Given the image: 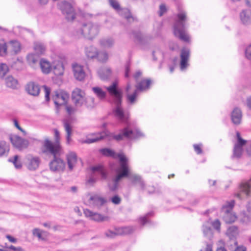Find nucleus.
<instances>
[{"instance_id": "obj_49", "label": "nucleus", "mask_w": 251, "mask_h": 251, "mask_svg": "<svg viewBox=\"0 0 251 251\" xmlns=\"http://www.w3.org/2000/svg\"><path fill=\"white\" fill-rule=\"evenodd\" d=\"M8 67L5 64H0V77H3L8 71Z\"/></svg>"}, {"instance_id": "obj_19", "label": "nucleus", "mask_w": 251, "mask_h": 251, "mask_svg": "<svg viewBox=\"0 0 251 251\" xmlns=\"http://www.w3.org/2000/svg\"><path fill=\"white\" fill-rule=\"evenodd\" d=\"M83 213L86 217L95 221L101 222L108 219L107 217L104 216L97 212H94L88 209H84Z\"/></svg>"}, {"instance_id": "obj_35", "label": "nucleus", "mask_w": 251, "mask_h": 251, "mask_svg": "<svg viewBox=\"0 0 251 251\" xmlns=\"http://www.w3.org/2000/svg\"><path fill=\"white\" fill-rule=\"evenodd\" d=\"M90 28H89L88 32L90 33L89 35H87V38L89 39H92L95 37L99 33V27L98 25L93 24L90 23Z\"/></svg>"}, {"instance_id": "obj_52", "label": "nucleus", "mask_w": 251, "mask_h": 251, "mask_svg": "<svg viewBox=\"0 0 251 251\" xmlns=\"http://www.w3.org/2000/svg\"><path fill=\"white\" fill-rule=\"evenodd\" d=\"M246 57L251 60V44L247 46L245 50Z\"/></svg>"}, {"instance_id": "obj_61", "label": "nucleus", "mask_w": 251, "mask_h": 251, "mask_svg": "<svg viewBox=\"0 0 251 251\" xmlns=\"http://www.w3.org/2000/svg\"><path fill=\"white\" fill-rule=\"evenodd\" d=\"M166 11V8L165 5L161 4L160 6L159 15L162 16Z\"/></svg>"}, {"instance_id": "obj_64", "label": "nucleus", "mask_w": 251, "mask_h": 251, "mask_svg": "<svg viewBox=\"0 0 251 251\" xmlns=\"http://www.w3.org/2000/svg\"><path fill=\"white\" fill-rule=\"evenodd\" d=\"M246 104L248 108L251 109V96L247 98L246 100Z\"/></svg>"}, {"instance_id": "obj_51", "label": "nucleus", "mask_w": 251, "mask_h": 251, "mask_svg": "<svg viewBox=\"0 0 251 251\" xmlns=\"http://www.w3.org/2000/svg\"><path fill=\"white\" fill-rule=\"evenodd\" d=\"M76 107L77 106H75V105H66L65 108L68 114L72 115L74 114L77 111Z\"/></svg>"}, {"instance_id": "obj_41", "label": "nucleus", "mask_w": 251, "mask_h": 251, "mask_svg": "<svg viewBox=\"0 0 251 251\" xmlns=\"http://www.w3.org/2000/svg\"><path fill=\"white\" fill-rule=\"evenodd\" d=\"M5 83L7 87L13 89L16 88L18 86L17 80L11 76H9L6 78Z\"/></svg>"}, {"instance_id": "obj_58", "label": "nucleus", "mask_w": 251, "mask_h": 251, "mask_svg": "<svg viewBox=\"0 0 251 251\" xmlns=\"http://www.w3.org/2000/svg\"><path fill=\"white\" fill-rule=\"evenodd\" d=\"M14 125L16 127H17L19 130H21L24 135L26 134L25 131L24 130L19 126L18 122L16 120H14L13 121Z\"/></svg>"}, {"instance_id": "obj_5", "label": "nucleus", "mask_w": 251, "mask_h": 251, "mask_svg": "<svg viewBox=\"0 0 251 251\" xmlns=\"http://www.w3.org/2000/svg\"><path fill=\"white\" fill-rule=\"evenodd\" d=\"M111 136L117 141H120L124 138L129 139H137L144 136V134L136 127H132L131 124L128 123L126 127L122 129L117 135L112 134Z\"/></svg>"}, {"instance_id": "obj_15", "label": "nucleus", "mask_w": 251, "mask_h": 251, "mask_svg": "<svg viewBox=\"0 0 251 251\" xmlns=\"http://www.w3.org/2000/svg\"><path fill=\"white\" fill-rule=\"evenodd\" d=\"M211 225L216 230L219 231L220 229L221 223L218 220H216L213 222L208 221L204 224L202 226V231L204 235L208 239L212 238L213 235L212 230L209 227V225Z\"/></svg>"}, {"instance_id": "obj_39", "label": "nucleus", "mask_w": 251, "mask_h": 251, "mask_svg": "<svg viewBox=\"0 0 251 251\" xmlns=\"http://www.w3.org/2000/svg\"><path fill=\"white\" fill-rule=\"evenodd\" d=\"M238 234V229L237 227L235 226H230L226 231V235L230 239L236 238Z\"/></svg>"}, {"instance_id": "obj_18", "label": "nucleus", "mask_w": 251, "mask_h": 251, "mask_svg": "<svg viewBox=\"0 0 251 251\" xmlns=\"http://www.w3.org/2000/svg\"><path fill=\"white\" fill-rule=\"evenodd\" d=\"M114 103L115 104V107L113 110V114L115 117L121 122H126L128 118V114L124 112L121 105V102H120L119 103L118 102Z\"/></svg>"}, {"instance_id": "obj_3", "label": "nucleus", "mask_w": 251, "mask_h": 251, "mask_svg": "<svg viewBox=\"0 0 251 251\" xmlns=\"http://www.w3.org/2000/svg\"><path fill=\"white\" fill-rule=\"evenodd\" d=\"M186 15L184 11H180L177 14V18L174 25V35L180 40L188 42L189 36L185 30V23L186 21Z\"/></svg>"}, {"instance_id": "obj_55", "label": "nucleus", "mask_w": 251, "mask_h": 251, "mask_svg": "<svg viewBox=\"0 0 251 251\" xmlns=\"http://www.w3.org/2000/svg\"><path fill=\"white\" fill-rule=\"evenodd\" d=\"M118 233L111 230H108L105 232V235L108 238H113L117 235Z\"/></svg>"}, {"instance_id": "obj_36", "label": "nucleus", "mask_w": 251, "mask_h": 251, "mask_svg": "<svg viewBox=\"0 0 251 251\" xmlns=\"http://www.w3.org/2000/svg\"><path fill=\"white\" fill-rule=\"evenodd\" d=\"M64 67L61 62H58L53 65V73L56 76H62L64 74Z\"/></svg>"}, {"instance_id": "obj_26", "label": "nucleus", "mask_w": 251, "mask_h": 251, "mask_svg": "<svg viewBox=\"0 0 251 251\" xmlns=\"http://www.w3.org/2000/svg\"><path fill=\"white\" fill-rule=\"evenodd\" d=\"M40 160L39 157L36 156H29L27 158L26 163L27 168L30 170H35L39 166Z\"/></svg>"}, {"instance_id": "obj_13", "label": "nucleus", "mask_w": 251, "mask_h": 251, "mask_svg": "<svg viewBox=\"0 0 251 251\" xmlns=\"http://www.w3.org/2000/svg\"><path fill=\"white\" fill-rule=\"evenodd\" d=\"M9 139L13 147L19 150L25 149L29 145V142L27 140L22 138L16 134H10Z\"/></svg>"}, {"instance_id": "obj_46", "label": "nucleus", "mask_w": 251, "mask_h": 251, "mask_svg": "<svg viewBox=\"0 0 251 251\" xmlns=\"http://www.w3.org/2000/svg\"><path fill=\"white\" fill-rule=\"evenodd\" d=\"M9 161L14 164L16 169L21 168L22 165L18 155H15L13 158H9Z\"/></svg>"}, {"instance_id": "obj_9", "label": "nucleus", "mask_w": 251, "mask_h": 251, "mask_svg": "<svg viewBox=\"0 0 251 251\" xmlns=\"http://www.w3.org/2000/svg\"><path fill=\"white\" fill-rule=\"evenodd\" d=\"M234 204V201L232 200L227 202L222 207L223 218L226 223H233L237 219V216L232 211Z\"/></svg>"}, {"instance_id": "obj_14", "label": "nucleus", "mask_w": 251, "mask_h": 251, "mask_svg": "<svg viewBox=\"0 0 251 251\" xmlns=\"http://www.w3.org/2000/svg\"><path fill=\"white\" fill-rule=\"evenodd\" d=\"M109 132L106 130L101 132L91 133L87 136L85 140H80L79 142L82 144H91L103 139L105 137L109 136Z\"/></svg>"}, {"instance_id": "obj_33", "label": "nucleus", "mask_w": 251, "mask_h": 251, "mask_svg": "<svg viewBox=\"0 0 251 251\" xmlns=\"http://www.w3.org/2000/svg\"><path fill=\"white\" fill-rule=\"evenodd\" d=\"M92 91L96 96L100 100H103L106 97V92L99 86L92 87Z\"/></svg>"}, {"instance_id": "obj_32", "label": "nucleus", "mask_w": 251, "mask_h": 251, "mask_svg": "<svg viewBox=\"0 0 251 251\" xmlns=\"http://www.w3.org/2000/svg\"><path fill=\"white\" fill-rule=\"evenodd\" d=\"M63 125H64V127L65 130L67 133L66 144L67 145H70V144L72 142V138H71V135L72 134V126L70 125V122L67 120H65L64 121Z\"/></svg>"}, {"instance_id": "obj_40", "label": "nucleus", "mask_w": 251, "mask_h": 251, "mask_svg": "<svg viewBox=\"0 0 251 251\" xmlns=\"http://www.w3.org/2000/svg\"><path fill=\"white\" fill-rule=\"evenodd\" d=\"M9 151L8 144L4 140H0V156L7 154Z\"/></svg>"}, {"instance_id": "obj_25", "label": "nucleus", "mask_w": 251, "mask_h": 251, "mask_svg": "<svg viewBox=\"0 0 251 251\" xmlns=\"http://www.w3.org/2000/svg\"><path fill=\"white\" fill-rule=\"evenodd\" d=\"M68 168L70 171H72L76 166L77 163V155L74 151L69 152L66 155Z\"/></svg>"}, {"instance_id": "obj_21", "label": "nucleus", "mask_w": 251, "mask_h": 251, "mask_svg": "<svg viewBox=\"0 0 251 251\" xmlns=\"http://www.w3.org/2000/svg\"><path fill=\"white\" fill-rule=\"evenodd\" d=\"M239 19L241 24L244 25H251V10H242L239 13Z\"/></svg>"}, {"instance_id": "obj_43", "label": "nucleus", "mask_w": 251, "mask_h": 251, "mask_svg": "<svg viewBox=\"0 0 251 251\" xmlns=\"http://www.w3.org/2000/svg\"><path fill=\"white\" fill-rule=\"evenodd\" d=\"M32 233L34 236L37 237L39 239L43 240L47 235V232L40 230L39 228H34L32 230Z\"/></svg>"}, {"instance_id": "obj_20", "label": "nucleus", "mask_w": 251, "mask_h": 251, "mask_svg": "<svg viewBox=\"0 0 251 251\" xmlns=\"http://www.w3.org/2000/svg\"><path fill=\"white\" fill-rule=\"evenodd\" d=\"M25 91L29 95L37 97L40 94V87L38 83L31 81L26 85Z\"/></svg>"}, {"instance_id": "obj_56", "label": "nucleus", "mask_w": 251, "mask_h": 251, "mask_svg": "<svg viewBox=\"0 0 251 251\" xmlns=\"http://www.w3.org/2000/svg\"><path fill=\"white\" fill-rule=\"evenodd\" d=\"M201 144H195L194 145V148L195 151L198 153V154H201L202 152V150L201 149Z\"/></svg>"}, {"instance_id": "obj_1", "label": "nucleus", "mask_w": 251, "mask_h": 251, "mask_svg": "<svg viewBox=\"0 0 251 251\" xmlns=\"http://www.w3.org/2000/svg\"><path fill=\"white\" fill-rule=\"evenodd\" d=\"M54 142L52 143L48 138H46L43 142L42 151L53 155V158L49 165L50 170L53 172L61 173L65 169L66 163L58 156L63 154V151L60 144V134L57 129H54Z\"/></svg>"}, {"instance_id": "obj_23", "label": "nucleus", "mask_w": 251, "mask_h": 251, "mask_svg": "<svg viewBox=\"0 0 251 251\" xmlns=\"http://www.w3.org/2000/svg\"><path fill=\"white\" fill-rule=\"evenodd\" d=\"M190 55V50L188 49L184 48L181 51L180 67L182 71L184 70L188 66V60Z\"/></svg>"}, {"instance_id": "obj_24", "label": "nucleus", "mask_w": 251, "mask_h": 251, "mask_svg": "<svg viewBox=\"0 0 251 251\" xmlns=\"http://www.w3.org/2000/svg\"><path fill=\"white\" fill-rule=\"evenodd\" d=\"M89 28H90V23L80 25L75 31V35L78 37H85L87 38Z\"/></svg>"}, {"instance_id": "obj_2", "label": "nucleus", "mask_w": 251, "mask_h": 251, "mask_svg": "<svg viewBox=\"0 0 251 251\" xmlns=\"http://www.w3.org/2000/svg\"><path fill=\"white\" fill-rule=\"evenodd\" d=\"M129 160L124 154L119 155V165L114 168L112 167V169L115 170L117 174V176L113 179L112 182L109 184L110 190L114 191L118 186L119 182L125 177L128 176L129 179L134 183L138 184L142 189L144 188V183L140 176L137 174L131 173L129 167Z\"/></svg>"}, {"instance_id": "obj_53", "label": "nucleus", "mask_w": 251, "mask_h": 251, "mask_svg": "<svg viewBox=\"0 0 251 251\" xmlns=\"http://www.w3.org/2000/svg\"><path fill=\"white\" fill-rule=\"evenodd\" d=\"M121 201V198L118 196H115L111 198V201L115 204H119Z\"/></svg>"}, {"instance_id": "obj_16", "label": "nucleus", "mask_w": 251, "mask_h": 251, "mask_svg": "<svg viewBox=\"0 0 251 251\" xmlns=\"http://www.w3.org/2000/svg\"><path fill=\"white\" fill-rule=\"evenodd\" d=\"M91 170L93 172V176L87 181V184L91 185H93L96 181V179L94 177L97 175H100L102 178H105L106 177V174L104 169L101 165H99L96 166L92 167Z\"/></svg>"}, {"instance_id": "obj_29", "label": "nucleus", "mask_w": 251, "mask_h": 251, "mask_svg": "<svg viewBox=\"0 0 251 251\" xmlns=\"http://www.w3.org/2000/svg\"><path fill=\"white\" fill-rule=\"evenodd\" d=\"M251 186L250 182H245L241 184L240 187V193L236 194V196L239 199H242L243 198V195L244 194L247 196L249 195L251 191Z\"/></svg>"}, {"instance_id": "obj_31", "label": "nucleus", "mask_w": 251, "mask_h": 251, "mask_svg": "<svg viewBox=\"0 0 251 251\" xmlns=\"http://www.w3.org/2000/svg\"><path fill=\"white\" fill-rule=\"evenodd\" d=\"M98 49L95 46H90L85 49V53L89 59L96 58L98 55Z\"/></svg>"}, {"instance_id": "obj_62", "label": "nucleus", "mask_w": 251, "mask_h": 251, "mask_svg": "<svg viewBox=\"0 0 251 251\" xmlns=\"http://www.w3.org/2000/svg\"><path fill=\"white\" fill-rule=\"evenodd\" d=\"M169 48L172 50H175L178 49V45L175 43H171L169 45Z\"/></svg>"}, {"instance_id": "obj_38", "label": "nucleus", "mask_w": 251, "mask_h": 251, "mask_svg": "<svg viewBox=\"0 0 251 251\" xmlns=\"http://www.w3.org/2000/svg\"><path fill=\"white\" fill-rule=\"evenodd\" d=\"M100 152L105 156L112 157L113 158L119 159V155L124 154L123 153H116L112 150L107 148L100 150Z\"/></svg>"}, {"instance_id": "obj_44", "label": "nucleus", "mask_w": 251, "mask_h": 251, "mask_svg": "<svg viewBox=\"0 0 251 251\" xmlns=\"http://www.w3.org/2000/svg\"><path fill=\"white\" fill-rule=\"evenodd\" d=\"M38 56L33 53L29 54L27 56V60L29 64L32 67H35L34 64L38 61Z\"/></svg>"}, {"instance_id": "obj_60", "label": "nucleus", "mask_w": 251, "mask_h": 251, "mask_svg": "<svg viewBox=\"0 0 251 251\" xmlns=\"http://www.w3.org/2000/svg\"><path fill=\"white\" fill-rule=\"evenodd\" d=\"M6 238L11 243H15L17 241V240L16 238H15L14 237L10 235H6Z\"/></svg>"}, {"instance_id": "obj_54", "label": "nucleus", "mask_w": 251, "mask_h": 251, "mask_svg": "<svg viewBox=\"0 0 251 251\" xmlns=\"http://www.w3.org/2000/svg\"><path fill=\"white\" fill-rule=\"evenodd\" d=\"M123 233L124 234H129L131 233L134 229L131 227H125L122 228Z\"/></svg>"}, {"instance_id": "obj_10", "label": "nucleus", "mask_w": 251, "mask_h": 251, "mask_svg": "<svg viewBox=\"0 0 251 251\" xmlns=\"http://www.w3.org/2000/svg\"><path fill=\"white\" fill-rule=\"evenodd\" d=\"M109 95L112 97L114 103L122 102V92L118 87V82L115 81L109 86L106 87Z\"/></svg>"}, {"instance_id": "obj_4", "label": "nucleus", "mask_w": 251, "mask_h": 251, "mask_svg": "<svg viewBox=\"0 0 251 251\" xmlns=\"http://www.w3.org/2000/svg\"><path fill=\"white\" fill-rule=\"evenodd\" d=\"M72 100L75 106L81 107L85 105L88 107H93L95 105V98L86 97L85 92L78 88H75L72 95Z\"/></svg>"}, {"instance_id": "obj_22", "label": "nucleus", "mask_w": 251, "mask_h": 251, "mask_svg": "<svg viewBox=\"0 0 251 251\" xmlns=\"http://www.w3.org/2000/svg\"><path fill=\"white\" fill-rule=\"evenodd\" d=\"M109 1L110 5L120 15H123L124 14V16L127 19L131 17L128 9L121 8L119 3L116 0H109Z\"/></svg>"}, {"instance_id": "obj_7", "label": "nucleus", "mask_w": 251, "mask_h": 251, "mask_svg": "<svg viewBox=\"0 0 251 251\" xmlns=\"http://www.w3.org/2000/svg\"><path fill=\"white\" fill-rule=\"evenodd\" d=\"M236 142L234 144L233 157L239 158L243 153V147L245 145H247L246 151L248 155L251 156V143L243 139L238 131L236 133Z\"/></svg>"}, {"instance_id": "obj_47", "label": "nucleus", "mask_w": 251, "mask_h": 251, "mask_svg": "<svg viewBox=\"0 0 251 251\" xmlns=\"http://www.w3.org/2000/svg\"><path fill=\"white\" fill-rule=\"evenodd\" d=\"M7 52H8V45L7 43L6 44L4 42L1 41L0 42V55H5Z\"/></svg>"}, {"instance_id": "obj_34", "label": "nucleus", "mask_w": 251, "mask_h": 251, "mask_svg": "<svg viewBox=\"0 0 251 251\" xmlns=\"http://www.w3.org/2000/svg\"><path fill=\"white\" fill-rule=\"evenodd\" d=\"M40 65L42 72L45 74L50 73L52 69L50 62L44 59L41 60Z\"/></svg>"}, {"instance_id": "obj_37", "label": "nucleus", "mask_w": 251, "mask_h": 251, "mask_svg": "<svg viewBox=\"0 0 251 251\" xmlns=\"http://www.w3.org/2000/svg\"><path fill=\"white\" fill-rule=\"evenodd\" d=\"M114 44V41L111 37H104L100 41V44L101 47L104 48H111Z\"/></svg>"}, {"instance_id": "obj_63", "label": "nucleus", "mask_w": 251, "mask_h": 251, "mask_svg": "<svg viewBox=\"0 0 251 251\" xmlns=\"http://www.w3.org/2000/svg\"><path fill=\"white\" fill-rule=\"evenodd\" d=\"M130 71V67L128 64H127L125 69V76L128 77L129 76V73Z\"/></svg>"}, {"instance_id": "obj_28", "label": "nucleus", "mask_w": 251, "mask_h": 251, "mask_svg": "<svg viewBox=\"0 0 251 251\" xmlns=\"http://www.w3.org/2000/svg\"><path fill=\"white\" fill-rule=\"evenodd\" d=\"M242 118V112L240 109L235 108L231 114V118L232 123L236 125L241 124Z\"/></svg>"}, {"instance_id": "obj_11", "label": "nucleus", "mask_w": 251, "mask_h": 251, "mask_svg": "<svg viewBox=\"0 0 251 251\" xmlns=\"http://www.w3.org/2000/svg\"><path fill=\"white\" fill-rule=\"evenodd\" d=\"M58 6L68 21H72L75 18L76 13L70 3L63 1L59 3Z\"/></svg>"}, {"instance_id": "obj_50", "label": "nucleus", "mask_w": 251, "mask_h": 251, "mask_svg": "<svg viewBox=\"0 0 251 251\" xmlns=\"http://www.w3.org/2000/svg\"><path fill=\"white\" fill-rule=\"evenodd\" d=\"M43 88L45 93V100L47 101H49L50 100V94L51 92V89L46 85L43 86Z\"/></svg>"}, {"instance_id": "obj_30", "label": "nucleus", "mask_w": 251, "mask_h": 251, "mask_svg": "<svg viewBox=\"0 0 251 251\" xmlns=\"http://www.w3.org/2000/svg\"><path fill=\"white\" fill-rule=\"evenodd\" d=\"M98 75L101 80H106L111 75V69L108 67H102L98 70Z\"/></svg>"}, {"instance_id": "obj_8", "label": "nucleus", "mask_w": 251, "mask_h": 251, "mask_svg": "<svg viewBox=\"0 0 251 251\" xmlns=\"http://www.w3.org/2000/svg\"><path fill=\"white\" fill-rule=\"evenodd\" d=\"M84 201L86 204L97 210L100 209L107 202L104 198L92 193L86 194Z\"/></svg>"}, {"instance_id": "obj_42", "label": "nucleus", "mask_w": 251, "mask_h": 251, "mask_svg": "<svg viewBox=\"0 0 251 251\" xmlns=\"http://www.w3.org/2000/svg\"><path fill=\"white\" fill-rule=\"evenodd\" d=\"M34 50L38 55L43 54L46 50V47L41 42H35Z\"/></svg>"}, {"instance_id": "obj_48", "label": "nucleus", "mask_w": 251, "mask_h": 251, "mask_svg": "<svg viewBox=\"0 0 251 251\" xmlns=\"http://www.w3.org/2000/svg\"><path fill=\"white\" fill-rule=\"evenodd\" d=\"M230 249L233 251H246V248L243 246H238L236 241L234 242V245L231 246Z\"/></svg>"}, {"instance_id": "obj_59", "label": "nucleus", "mask_w": 251, "mask_h": 251, "mask_svg": "<svg viewBox=\"0 0 251 251\" xmlns=\"http://www.w3.org/2000/svg\"><path fill=\"white\" fill-rule=\"evenodd\" d=\"M6 248L14 251H24L22 248L20 247H16L12 245L10 246L9 247H6Z\"/></svg>"}, {"instance_id": "obj_45", "label": "nucleus", "mask_w": 251, "mask_h": 251, "mask_svg": "<svg viewBox=\"0 0 251 251\" xmlns=\"http://www.w3.org/2000/svg\"><path fill=\"white\" fill-rule=\"evenodd\" d=\"M96 58L100 62H105L108 60V54L106 51H102L98 52V55H97Z\"/></svg>"}, {"instance_id": "obj_27", "label": "nucleus", "mask_w": 251, "mask_h": 251, "mask_svg": "<svg viewBox=\"0 0 251 251\" xmlns=\"http://www.w3.org/2000/svg\"><path fill=\"white\" fill-rule=\"evenodd\" d=\"M8 52L11 54H16L21 50V44L17 41H11L7 43Z\"/></svg>"}, {"instance_id": "obj_17", "label": "nucleus", "mask_w": 251, "mask_h": 251, "mask_svg": "<svg viewBox=\"0 0 251 251\" xmlns=\"http://www.w3.org/2000/svg\"><path fill=\"white\" fill-rule=\"evenodd\" d=\"M72 70L75 78L78 81H82L86 76L83 66L76 63L72 64Z\"/></svg>"}, {"instance_id": "obj_57", "label": "nucleus", "mask_w": 251, "mask_h": 251, "mask_svg": "<svg viewBox=\"0 0 251 251\" xmlns=\"http://www.w3.org/2000/svg\"><path fill=\"white\" fill-rule=\"evenodd\" d=\"M200 251H212V244L211 243H207L205 244V247L201 249Z\"/></svg>"}, {"instance_id": "obj_6", "label": "nucleus", "mask_w": 251, "mask_h": 251, "mask_svg": "<svg viewBox=\"0 0 251 251\" xmlns=\"http://www.w3.org/2000/svg\"><path fill=\"white\" fill-rule=\"evenodd\" d=\"M151 84V81L149 79H143L138 82L136 85V89L134 90L133 93L130 89L131 88L130 84H128L126 87V97L129 103L133 104L135 101L137 96L138 91H144L148 89Z\"/></svg>"}, {"instance_id": "obj_12", "label": "nucleus", "mask_w": 251, "mask_h": 251, "mask_svg": "<svg viewBox=\"0 0 251 251\" xmlns=\"http://www.w3.org/2000/svg\"><path fill=\"white\" fill-rule=\"evenodd\" d=\"M51 98L56 108H58L59 106L66 105L69 100V96L68 94L65 92L56 91L52 95Z\"/></svg>"}]
</instances>
